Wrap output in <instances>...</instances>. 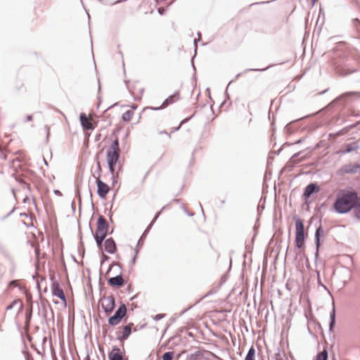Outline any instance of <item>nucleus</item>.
<instances>
[{"mask_svg": "<svg viewBox=\"0 0 360 360\" xmlns=\"http://www.w3.org/2000/svg\"><path fill=\"white\" fill-rule=\"evenodd\" d=\"M359 197L358 193L352 188L340 190L338 193L333 203L335 211L338 214H344L349 212L353 209L354 210Z\"/></svg>", "mask_w": 360, "mask_h": 360, "instance_id": "f257e3e1", "label": "nucleus"}, {"mask_svg": "<svg viewBox=\"0 0 360 360\" xmlns=\"http://www.w3.org/2000/svg\"><path fill=\"white\" fill-rule=\"evenodd\" d=\"M355 98L360 99V91H354L345 92L338 96V97H336L333 101H332L328 105V108H331L332 106L336 105L339 102L345 108L347 105H349L352 101H353Z\"/></svg>", "mask_w": 360, "mask_h": 360, "instance_id": "f03ea898", "label": "nucleus"}, {"mask_svg": "<svg viewBox=\"0 0 360 360\" xmlns=\"http://www.w3.org/2000/svg\"><path fill=\"white\" fill-rule=\"evenodd\" d=\"M295 220V243L297 248L301 249L304 247V240L306 238L304 233V226L303 221L299 217H296Z\"/></svg>", "mask_w": 360, "mask_h": 360, "instance_id": "7ed1b4c3", "label": "nucleus"}, {"mask_svg": "<svg viewBox=\"0 0 360 360\" xmlns=\"http://www.w3.org/2000/svg\"><path fill=\"white\" fill-rule=\"evenodd\" d=\"M127 314V307L124 304H121L117 309L115 311L114 315L111 316L108 319V324L110 326L117 325L121 320Z\"/></svg>", "mask_w": 360, "mask_h": 360, "instance_id": "20e7f679", "label": "nucleus"}, {"mask_svg": "<svg viewBox=\"0 0 360 360\" xmlns=\"http://www.w3.org/2000/svg\"><path fill=\"white\" fill-rule=\"evenodd\" d=\"M104 302L102 303V309L106 314H109L115 309V300L112 296L103 297Z\"/></svg>", "mask_w": 360, "mask_h": 360, "instance_id": "39448f33", "label": "nucleus"}, {"mask_svg": "<svg viewBox=\"0 0 360 360\" xmlns=\"http://www.w3.org/2000/svg\"><path fill=\"white\" fill-rule=\"evenodd\" d=\"M97 185V194L101 199H105L110 191L109 186L101 181L99 178L96 180Z\"/></svg>", "mask_w": 360, "mask_h": 360, "instance_id": "423d86ee", "label": "nucleus"}, {"mask_svg": "<svg viewBox=\"0 0 360 360\" xmlns=\"http://www.w3.org/2000/svg\"><path fill=\"white\" fill-rule=\"evenodd\" d=\"M319 191L320 188L316 183H310L304 188L302 196L307 200L311 195L318 193Z\"/></svg>", "mask_w": 360, "mask_h": 360, "instance_id": "0eeeda50", "label": "nucleus"}, {"mask_svg": "<svg viewBox=\"0 0 360 360\" xmlns=\"http://www.w3.org/2000/svg\"><path fill=\"white\" fill-rule=\"evenodd\" d=\"M51 292L55 297H57L60 300L66 302L65 295L63 290L60 288L58 281H53L51 284Z\"/></svg>", "mask_w": 360, "mask_h": 360, "instance_id": "6e6552de", "label": "nucleus"}, {"mask_svg": "<svg viewBox=\"0 0 360 360\" xmlns=\"http://www.w3.org/2000/svg\"><path fill=\"white\" fill-rule=\"evenodd\" d=\"M179 99V91H176V92H174V94H172V95L169 96L168 98H167L163 101V103H162V105L160 107H156V108L151 107L150 108L153 110H161L162 108H166L169 105L176 102Z\"/></svg>", "mask_w": 360, "mask_h": 360, "instance_id": "1a4fd4ad", "label": "nucleus"}, {"mask_svg": "<svg viewBox=\"0 0 360 360\" xmlns=\"http://www.w3.org/2000/svg\"><path fill=\"white\" fill-rule=\"evenodd\" d=\"M324 231L321 225H319L316 229L314 236V243L316 245L315 257H317L321 247V237L323 236Z\"/></svg>", "mask_w": 360, "mask_h": 360, "instance_id": "9d476101", "label": "nucleus"}, {"mask_svg": "<svg viewBox=\"0 0 360 360\" xmlns=\"http://www.w3.org/2000/svg\"><path fill=\"white\" fill-rule=\"evenodd\" d=\"M105 250L109 254H115L117 252V245L112 238H108L104 241Z\"/></svg>", "mask_w": 360, "mask_h": 360, "instance_id": "9b49d317", "label": "nucleus"}, {"mask_svg": "<svg viewBox=\"0 0 360 360\" xmlns=\"http://www.w3.org/2000/svg\"><path fill=\"white\" fill-rule=\"evenodd\" d=\"M133 323H129L122 327V334L117 337V340L120 342H123L129 338L131 333L132 328L134 327Z\"/></svg>", "mask_w": 360, "mask_h": 360, "instance_id": "f8f14e48", "label": "nucleus"}, {"mask_svg": "<svg viewBox=\"0 0 360 360\" xmlns=\"http://www.w3.org/2000/svg\"><path fill=\"white\" fill-rule=\"evenodd\" d=\"M108 283L111 287L120 288L123 286L124 281L122 278V273L120 272V274L117 275L116 276L110 278L108 280Z\"/></svg>", "mask_w": 360, "mask_h": 360, "instance_id": "ddd939ff", "label": "nucleus"}, {"mask_svg": "<svg viewBox=\"0 0 360 360\" xmlns=\"http://www.w3.org/2000/svg\"><path fill=\"white\" fill-rule=\"evenodd\" d=\"M96 228L101 231L108 233L109 224L103 215H99L97 219Z\"/></svg>", "mask_w": 360, "mask_h": 360, "instance_id": "4468645a", "label": "nucleus"}, {"mask_svg": "<svg viewBox=\"0 0 360 360\" xmlns=\"http://www.w3.org/2000/svg\"><path fill=\"white\" fill-rule=\"evenodd\" d=\"M335 70L336 73L338 75L342 76V77H345V76L351 75V74L356 72V69H354V68L349 69V68H347L346 67L342 66L340 65H337L335 67Z\"/></svg>", "mask_w": 360, "mask_h": 360, "instance_id": "2eb2a0df", "label": "nucleus"}, {"mask_svg": "<svg viewBox=\"0 0 360 360\" xmlns=\"http://www.w3.org/2000/svg\"><path fill=\"white\" fill-rule=\"evenodd\" d=\"M81 125L84 130H93L94 127L91 121L88 119L86 114L82 112L79 115Z\"/></svg>", "mask_w": 360, "mask_h": 360, "instance_id": "dca6fc26", "label": "nucleus"}, {"mask_svg": "<svg viewBox=\"0 0 360 360\" xmlns=\"http://www.w3.org/2000/svg\"><path fill=\"white\" fill-rule=\"evenodd\" d=\"M360 167V165L355 163V164H348L344 165L342 169L341 172L345 174H355L357 172H359V168Z\"/></svg>", "mask_w": 360, "mask_h": 360, "instance_id": "f3484780", "label": "nucleus"}, {"mask_svg": "<svg viewBox=\"0 0 360 360\" xmlns=\"http://www.w3.org/2000/svg\"><path fill=\"white\" fill-rule=\"evenodd\" d=\"M109 360H123L122 354L120 352V349L116 346H114L112 351L108 354Z\"/></svg>", "mask_w": 360, "mask_h": 360, "instance_id": "a211bd4d", "label": "nucleus"}, {"mask_svg": "<svg viewBox=\"0 0 360 360\" xmlns=\"http://www.w3.org/2000/svg\"><path fill=\"white\" fill-rule=\"evenodd\" d=\"M359 148V146L356 142H352L349 143H347L343 146L341 153L343 154L349 153Z\"/></svg>", "mask_w": 360, "mask_h": 360, "instance_id": "6ab92c4d", "label": "nucleus"}, {"mask_svg": "<svg viewBox=\"0 0 360 360\" xmlns=\"http://www.w3.org/2000/svg\"><path fill=\"white\" fill-rule=\"evenodd\" d=\"M336 310L334 302H333L332 310L330 313L329 331L333 332L335 325Z\"/></svg>", "mask_w": 360, "mask_h": 360, "instance_id": "aec40b11", "label": "nucleus"}, {"mask_svg": "<svg viewBox=\"0 0 360 360\" xmlns=\"http://www.w3.org/2000/svg\"><path fill=\"white\" fill-rule=\"evenodd\" d=\"M120 158V153L114 151H107V162L111 164H117Z\"/></svg>", "mask_w": 360, "mask_h": 360, "instance_id": "412c9836", "label": "nucleus"}, {"mask_svg": "<svg viewBox=\"0 0 360 360\" xmlns=\"http://www.w3.org/2000/svg\"><path fill=\"white\" fill-rule=\"evenodd\" d=\"M352 27L355 31L354 38L360 39V20L358 18H354L352 20Z\"/></svg>", "mask_w": 360, "mask_h": 360, "instance_id": "4be33fe9", "label": "nucleus"}, {"mask_svg": "<svg viewBox=\"0 0 360 360\" xmlns=\"http://www.w3.org/2000/svg\"><path fill=\"white\" fill-rule=\"evenodd\" d=\"M273 66H274V65H270L267 66V67H266V68H249V69H246V70H245L243 72L238 73V74L235 77V78H234L233 79H232L231 81H230V82H229V85L231 82H234L235 80H236V79H238V77H240V76L242 74H243V73H246V72H250V71H252V72H263V71H265V70H266L267 69H269V68H271V67H273Z\"/></svg>", "mask_w": 360, "mask_h": 360, "instance_id": "5701e85b", "label": "nucleus"}, {"mask_svg": "<svg viewBox=\"0 0 360 360\" xmlns=\"http://www.w3.org/2000/svg\"><path fill=\"white\" fill-rule=\"evenodd\" d=\"M16 304H19V310H21L23 307V304L20 300H14L11 303L6 307V310L12 309Z\"/></svg>", "mask_w": 360, "mask_h": 360, "instance_id": "b1692460", "label": "nucleus"}, {"mask_svg": "<svg viewBox=\"0 0 360 360\" xmlns=\"http://www.w3.org/2000/svg\"><path fill=\"white\" fill-rule=\"evenodd\" d=\"M108 150L109 151H114V152L120 153V143H119L118 139H115L112 142L110 148V149Z\"/></svg>", "mask_w": 360, "mask_h": 360, "instance_id": "393cba45", "label": "nucleus"}, {"mask_svg": "<svg viewBox=\"0 0 360 360\" xmlns=\"http://www.w3.org/2000/svg\"><path fill=\"white\" fill-rule=\"evenodd\" d=\"M89 228H90L91 232L94 237H101L102 238L105 239L108 235L107 233H105L104 231H99L97 228H96L95 233H94L93 229L91 226V224H89Z\"/></svg>", "mask_w": 360, "mask_h": 360, "instance_id": "a878e982", "label": "nucleus"}, {"mask_svg": "<svg viewBox=\"0 0 360 360\" xmlns=\"http://www.w3.org/2000/svg\"><path fill=\"white\" fill-rule=\"evenodd\" d=\"M255 349L253 346H252L245 356V360H255Z\"/></svg>", "mask_w": 360, "mask_h": 360, "instance_id": "bb28decb", "label": "nucleus"}, {"mask_svg": "<svg viewBox=\"0 0 360 360\" xmlns=\"http://www.w3.org/2000/svg\"><path fill=\"white\" fill-rule=\"evenodd\" d=\"M133 115H134L133 111L127 110L125 112H124L122 114V119L124 122H129L131 120Z\"/></svg>", "mask_w": 360, "mask_h": 360, "instance_id": "cd10ccee", "label": "nucleus"}, {"mask_svg": "<svg viewBox=\"0 0 360 360\" xmlns=\"http://www.w3.org/2000/svg\"><path fill=\"white\" fill-rule=\"evenodd\" d=\"M316 360H328V352L323 349L322 352L319 353L316 357Z\"/></svg>", "mask_w": 360, "mask_h": 360, "instance_id": "c85d7f7f", "label": "nucleus"}, {"mask_svg": "<svg viewBox=\"0 0 360 360\" xmlns=\"http://www.w3.org/2000/svg\"><path fill=\"white\" fill-rule=\"evenodd\" d=\"M274 360H288L284 354H281V350L278 349L277 352L274 354Z\"/></svg>", "mask_w": 360, "mask_h": 360, "instance_id": "c756f323", "label": "nucleus"}, {"mask_svg": "<svg viewBox=\"0 0 360 360\" xmlns=\"http://www.w3.org/2000/svg\"><path fill=\"white\" fill-rule=\"evenodd\" d=\"M354 214L356 217L360 220V196L359 197L358 202H356V206L354 208Z\"/></svg>", "mask_w": 360, "mask_h": 360, "instance_id": "7c9ffc66", "label": "nucleus"}, {"mask_svg": "<svg viewBox=\"0 0 360 360\" xmlns=\"http://www.w3.org/2000/svg\"><path fill=\"white\" fill-rule=\"evenodd\" d=\"M174 358V353L172 352H166L163 354L162 360H172Z\"/></svg>", "mask_w": 360, "mask_h": 360, "instance_id": "2f4dec72", "label": "nucleus"}, {"mask_svg": "<svg viewBox=\"0 0 360 360\" xmlns=\"http://www.w3.org/2000/svg\"><path fill=\"white\" fill-rule=\"evenodd\" d=\"M152 228V224H149L148 226V227L146 228V229L144 231V232L143 233L142 236H141L138 243H139L141 241H143L144 240V239L146 238L147 234L148 233V232L150 231V229Z\"/></svg>", "mask_w": 360, "mask_h": 360, "instance_id": "473e14b6", "label": "nucleus"}, {"mask_svg": "<svg viewBox=\"0 0 360 360\" xmlns=\"http://www.w3.org/2000/svg\"><path fill=\"white\" fill-rule=\"evenodd\" d=\"M193 117V115H191V117L185 118L182 121H181L179 125L177 127H176V128L172 129V132L178 131L181 128V125H183L184 124L188 122Z\"/></svg>", "mask_w": 360, "mask_h": 360, "instance_id": "72a5a7b5", "label": "nucleus"}, {"mask_svg": "<svg viewBox=\"0 0 360 360\" xmlns=\"http://www.w3.org/2000/svg\"><path fill=\"white\" fill-rule=\"evenodd\" d=\"M108 165L109 171L112 175V180L114 182L115 181L114 172H115L116 164L108 163Z\"/></svg>", "mask_w": 360, "mask_h": 360, "instance_id": "f704fd0d", "label": "nucleus"}, {"mask_svg": "<svg viewBox=\"0 0 360 360\" xmlns=\"http://www.w3.org/2000/svg\"><path fill=\"white\" fill-rule=\"evenodd\" d=\"M95 241H96V243L97 245V247L98 248H101L102 246H103V243L104 241V238H102L101 237H94Z\"/></svg>", "mask_w": 360, "mask_h": 360, "instance_id": "c9c22d12", "label": "nucleus"}, {"mask_svg": "<svg viewBox=\"0 0 360 360\" xmlns=\"http://www.w3.org/2000/svg\"><path fill=\"white\" fill-rule=\"evenodd\" d=\"M300 153H295L290 158V161L293 163V164H296L297 162H300L302 160V159L300 160L299 161H296L295 160V158H297L299 155H300Z\"/></svg>", "mask_w": 360, "mask_h": 360, "instance_id": "e433bc0d", "label": "nucleus"}, {"mask_svg": "<svg viewBox=\"0 0 360 360\" xmlns=\"http://www.w3.org/2000/svg\"><path fill=\"white\" fill-rule=\"evenodd\" d=\"M110 259V257H108L107 255L104 254L103 252L101 253V266L103 264V263L106 261H108Z\"/></svg>", "mask_w": 360, "mask_h": 360, "instance_id": "4c0bfd02", "label": "nucleus"}, {"mask_svg": "<svg viewBox=\"0 0 360 360\" xmlns=\"http://www.w3.org/2000/svg\"><path fill=\"white\" fill-rule=\"evenodd\" d=\"M165 314H156L154 317H153V319L155 320V321H159L160 319H162L163 317H165Z\"/></svg>", "mask_w": 360, "mask_h": 360, "instance_id": "58836bf2", "label": "nucleus"}, {"mask_svg": "<svg viewBox=\"0 0 360 360\" xmlns=\"http://www.w3.org/2000/svg\"><path fill=\"white\" fill-rule=\"evenodd\" d=\"M160 212H161V211L158 212L155 214V217H154L153 219L151 221V222H150L149 224H152V226L153 225V224L155 222V221H156V220L158 219V218L159 217V216H160Z\"/></svg>", "mask_w": 360, "mask_h": 360, "instance_id": "ea45409f", "label": "nucleus"}, {"mask_svg": "<svg viewBox=\"0 0 360 360\" xmlns=\"http://www.w3.org/2000/svg\"><path fill=\"white\" fill-rule=\"evenodd\" d=\"M137 253H138V252L136 250L134 255L133 256V257L131 258V259L130 261V264L131 265H133L136 263Z\"/></svg>", "mask_w": 360, "mask_h": 360, "instance_id": "a19ab883", "label": "nucleus"}, {"mask_svg": "<svg viewBox=\"0 0 360 360\" xmlns=\"http://www.w3.org/2000/svg\"><path fill=\"white\" fill-rule=\"evenodd\" d=\"M75 195H76V197L78 198L79 206H81V204H82L81 194H80V193H79L78 189L76 191Z\"/></svg>", "mask_w": 360, "mask_h": 360, "instance_id": "79ce46f5", "label": "nucleus"}, {"mask_svg": "<svg viewBox=\"0 0 360 360\" xmlns=\"http://www.w3.org/2000/svg\"><path fill=\"white\" fill-rule=\"evenodd\" d=\"M113 265H117V266H118L120 268H121V265H120V264H118V263H115H115H113L112 264H110V265L109 266L108 269V271H107V274H108V273L111 270V269H112V266H113Z\"/></svg>", "mask_w": 360, "mask_h": 360, "instance_id": "37998d69", "label": "nucleus"}, {"mask_svg": "<svg viewBox=\"0 0 360 360\" xmlns=\"http://www.w3.org/2000/svg\"><path fill=\"white\" fill-rule=\"evenodd\" d=\"M127 89L129 91V92L133 95L134 94V87L131 86H127Z\"/></svg>", "mask_w": 360, "mask_h": 360, "instance_id": "c03bdc74", "label": "nucleus"}, {"mask_svg": "<svg viewBox=\"0 0 360 360\" xmlns=\"http://www.w3.org/2000/svg\"><path fill=\"white\" fill-rule=\"evenodd\" d=\"M32 120V115H27L25 117V122H30Z\"/></svg>", "mask_w": 360, "mask_h": 360, "instance_id": "a18cd8bd", "label": "nucleus"}, {"mask_svg": "<svg viewBox=\"0 0 360 360\" xmlns=\"http://www.w3.org/2000/svg\"><path fill=\"white\" fill-rule=\"evenodd\" d=\"M217 292V290H214V289L211 290H210V292L206 295V296H208V295H211V294H213V293H214V292Z\"/></svg>", "mask_w": 360, "mask_h": 360, "instance_id": "49530a36", "label": "nucleus"}, {"mask_svg": "<svg viewBox=\"0 0 360 360\" xmlns=\"http://www.w3.org/2000/svg\"><path fill=\"white\" fill-rule=\"evenodd\" d=\"M29 201H30V198H29L27 196H26V197L23 199V200H22L23 203H26V202H29Z\"/></svg>", "mask_w": 360, "mask_h": 360, "instance_id": "de8ad7c7", "label": "nucleus"}, {"mask_svg": "<svg viewBox=\"0 0 360 360\" xmlns=\"http://www.w3.org/2000/svg\"><path fill=\"white\" fill-rule=\"evenodd\" d=\"M71 207H72V209L73 212H75V200H73V201L72 202V205H71Z\"/></svg>", "mask_w": 360, "mask_h": 360, "instance_id": "09e8293b", "label": "nucleus"}, {"mask_svg": "<svg viewBox=\"0 0 360 360\" xmlns=\"http://www.w3.org/2000/svg\"><path fill=\"white\" fill-rule=\"evenodd\" d=\"M290 123H288V124H286V126L285 127V129L287 131H290Z\"/></svg>", "mask_w": 360, "mask_h": 360, "instance_id": "8fccbe9b", "label": "nucleus"}, {"mask_svg": "<svg viewBox=\"0 0 360 360\" xmlns=\"http://www.w3.org/2000/svg\"><path fill=\"white\" fill-rule=\"evenodd\" d=\"M20 217H28V214L26 212H22L20 214Z\"/></svg>", "mask_w": 360, "mask_h": 360, "instance_id": "3c124183", "label": "nucleus"}, {"mask_svg": "<svg viewBox=\"0 0 360 360\" xmlns=\"http://www.w3.org/2000/svg\"><path fill=\"white\" fill-rule=\"evenodd\" d=\"M190 309L189 308H187V309H184L183 311H181V312L180 313V315H183L186 311H187L188 309Z\"/></svg>", "mask_w": 360, "mask_h": 360, "instance_id": "603ef678", "label": "nucleus"}, {"mask_svg": "<svg viewBox=\"0 0 360 360\" xmlns=\"http://www.w3.org/2000/svg\"><path fill=\"white\" fill-rule=\"evenodd\" d=\"M196 43H197V39H194L195 51H196V48H197Z\"/></svg>", "mask_w": 360, "mask_h": 360, "instance_id": "864d4df0", "label": "nucleus"}, {"mask_svg": "<svg viewBox=\"0 0 360 360\" xmlns=\"http://www.w3.org/2000/svg\"><path fill=\"white\" fill-rule=\"evenodd\" d=\"M160 134H168L166 131H160Z\"/></svg>", "mask_w": 360, "mask_h": 360, "instance_id": "5fc2aeb1", "label": "nucleus"}, {"mask_svg": "<svg viewBox=\"0 0 360 360\" xmlns=\"http://www.w3.org/2000/svg\"><path fill=\"white\" fill-rule=\"evenodd\" d=\"M15 209V208L14 207V208H13V210H11V212L7 214V216H9L10 214H11L14 212Z\"/></svg>", "mask_w": 360, "mask_h": 360, "instance_id": "6e6d98bb", "label": "nucleus"}, {"mask_svg": "<svg viewBox=\"0 0 360 360\" xmlns=\"http://www.w3.org/2000/svg\"><path fill=\"white\" fill-rule=\"evenodd\" d=\"M200 353V352L198 351L194 354H192L191 356L193 357L194 355H198Z\"/></svg>", "mask_w": 360, "mask_h": 360, "instance_id": "4d7b16f0", "label": "nucleus"}, {"mask_svg": "<svg viewBox=\"0 0 360 360\" xmlns=\"http://www.w3.org/2000/svg\"><path fill=\"white\" fill-rule=\"evenodd\" d=\"M54 192H55V193H56V194L61 195V193H60L59 191H58V190H55V191H54Z\"/></svg>", "mask_w": 360, "mask_h": 360, "instance_id": "13d9d810", "label": "nucleus"}, {"mask_svg": "<svg viewBox=\"0 0 360 360\" xmlns=\"http://www.w3.org/2000/svg\"><path fill=\"white\" fill-rule=\"evenodd\" d=\"M16 181H18L20 184H25L22 180H18V179H16Z\"/></svg>", "mask_w": 360, "mask_h": 360, "instance_id": "bf43d9fd", "label": "nucleus"}, {"mask_svg": "<svg viewBox=\"0 0 360 360\" xmlns=\"http://www.w3.org/2000/svg\"><path fill=\"white\" fill-rule=\"evenodd\" d=\"M199 205H200V209H201V210H202V214H204V211H203V209H202V206L201 205V204H200V203L199 204Z\"/></svg>", "mask_w": 360, "mask_h": 360, "instance_id": "052dcab7", "label": "nucleus"}, {"mask_svg": "<svg viewBox=\"0 0 360 360\" xmlns=\"http://www.w3.org/2000/svg\"><path fill=\"white\" fill-rule=\"evenodd\" d=\"M318 0H311L312 5L314 6Z\"/></svg>", "mask_w": 360, "mask_h": 360, "instance_id": "680f3d73", "label": "nucleus"}, {"mask_svg": "<svg viewBox=\"0 0 360 360\" xmlns=\"http://www.w3.org/2000/svg\"><path fill=\"white\" fill-rule=\"evenodd\" d=\"M200 36H201V34L200 32L198 33V40H200Z\"/></svg>", "mask_w": 360, "mask_h": 360, "instance_id": "e2e57ef3", "label": "nucleus"}, {"mask_svg": "<svg viewBox=\"0 0 360 360\" xmlns=\"http://www.w3.org/2000/svg\"><path fill=\"white\" fill-rule=\"evenodd\" d=\"M225 202H226V200H221V203L222 205L225 204Z\"/></svg>", "mask_w": 360, "mask_h": 360, "instance_id": "0e129e2a", "label": "nucleus"}, {"mask_svg": "<svg viewBox=\"0 0 360 360\" xmlns=\"http://www.w3.org/2000/svg\"><path fill=\"white\" fill-rule=\"evenodd\" d=\"M327 91H328V89H326V90H324V91H321V94H325Z\"/></svg>", "mask_w": 360, "mask_h": 360, "instance_id": "69168bd1", "label": "nucleus"}, {"mask_svg": "<svg viewBox=\"0 0 360 360\" xmlns=\"http://www.w3.org/2000/svg\"><path fill=\"white\" fill-rule=\"evenodd\" d=\"M44 162L45 165H48V162L45 158H44Z\"/></svg>", "mask_w": 360, "mask_h": 360, "instance_id": "338daca9", "label": "nucleus"}, {"mask_svg": "<svg viewBox=\"0 0 360 360\" xmlns=\"http://www.w3.org/2000/svg\"><path fill=\"white\" fill-rule=\"evenodd\" d=\"M122 1H123V0H118V1H117L115 2V4L121 3V2H122Z\"/></svg>", "mask_w": 360, "mask_h": 360, "instance_id": "774afa93", "label": "nucleus"}]
</instances>
